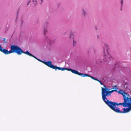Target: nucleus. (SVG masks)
I'll return each instance as SVG.
<instances>
[{
    "label": "nucleus",
    "instance_id": "f257e3e1",
    "mask_svg": "<svg viewBox=\"0 0 131 131\" xmlns=\"http://www.w3.org/2000/svg\"><path fill=\"white\" fill-rule=\"evenodd\" d=\"M10 49L11 50L8 51L5 49H4L2 52L5 54H8L12 53H15L18 55H20L22 53H24L29 56L33 57V55L30 53L28 51L25 52L19 47L17 46L11 45Z\"/></svg>",
    "mask_w": 131,
    "mask_h": 131
},
{
    "label": "nucleus",
    "instance_id": "f03ea898",
    "mask_svg": "<svg viewBox=\"0 0 131 131\" xmlns=\"http://www.w3.org/2000/svg\"><path fill=\"white\" fill-rule=\"evenodd\" d=\"M108 45L106 43L104 44L103 47V59L101 62L106 64H112L111 62L113 61L112 58L109 54L107 50Z\"/></svg>",
    "mask_w": 131,
    "mask_h": 131
},
{
    "label": "nucleus",
    "instance_id": "7ed1b4c3",
    "mask_svg": "<svg viewBox=\"0 0 131 131\" xmlns=\"http://www.w3.org/2000/svg\"><path fill=\"white\" fill-rule=\"evenodd\" d=\"M108 106L112 110L115 112L117 113L118 109V108L117 107L115 109V102L110 101L108 100H107L106 102H105Z\"/></svg>",
    "mask_w": 131,
    "mask_h": 131
},
{
    "label": "nucleus",
    "instance_id": "20e7f679",
    "mask_svg": "<svg viewBox=\"0 0 131 131\" xmlns=\"http://www.w3.org/2000/svg\"><path fill=\"white\" fill-rule=\"evenodd\" d=\"M102 99L104 102H106L107 100H108L106 96H110V94L105 87L103 88L102 87Z\"/></svg>",
    "mask_w": 131,
    "mask_h": 131
},
{
    "label": "nucleus",
    "instance_id": "39448f33",
    "mask_svg": "<svg viewBox=\"0 0 131 131\" xmlns=\"http://www.w3.org/2000/svg\"><path fill=\"white\" fill-rule=\"evenodd\" d=\"M49 67L52 69H55V70L56 71L57 69L61 70V71H64L66 70L68 71V68H61L59 67L55 66L54 65L52 64V62L51 61V63L49 65Z\"/></svg>",
    "mask_w": 131,
    "mask_h": 131
},
{
    "label": "nucleus",
    "instance_id": "423d86ee",
    "mask_svg": "<svg viewBox=\"0 0 131 131\" xmlns=\"http://www.w3.org/2000/svg\"><path fill=\"white\" fill-rule=\"evenodd\" d=\"M129 105L127 104V106L126 107H128V108H124L123 109V111H121L119 110V108H118V110L117 112V113H126L129 112L131 110V108Z\"/></svg>",
    "mask_w": 131,
    "mask_h": 131
},
{
    "label": "nucleus",
    "instance_id": "0eeeda50",
    "mask_svg": "<svg viewBox=\"0 0 131 131\" xmlns=\"http://www.w3.org/2000/svg\"><path fill=\"white\" fill-rule=\"evenodd\" d=\"M68 71H71L72 73L75 74H78L82 77H83L84 73H79L76 70H75L72 69L70 68H68Z\"/></svg>",
    "mask_w": 131,
    "mask_h": 131
},
{
    "label": "nucleus",
    "instance_id": "6e6552de",
    "mask_svg": "<svg viewBox=\"0 0 131 131\" xmlns=\"http://www.w3.org/2000/svg\"><path fill=\"white\" fill-rule=\"evenodd\" d=\"M115 88H113L112 89H115L114 90H112L111 91H110V89H109L105 85H104V87H105L106 88V90L108 91V93L109 94H110V96H111V94L112 93L114 92H118V91L117 89H118L117 88V86L116 85H115L114 86Z\"/></svg>",
    "mask_w": 131,
    "mask_h": 131
},
{
    "label": "nucleus",
    "instance_id": "1a4fd4ad",
    "mask_svg": "<svg viewBox=\"0 0 131 131\" xmlns=\"http://www.w3.org/2000/svg\"><path fill=\"white\" fill-rule=\"evenodd\" d=\"M44 41L45 42L47 43L49 45H50L53 42V41L51 40L50 38L47 36H45Z\"/></svg>",
    "mask_w": 131,
    "mask_h": 131
},
{
    "label": "nucleus",
    "instance_id": "9d476101",
    "mask_svg": "<svg viewBox=\"0 0 131 131\" xmlns=\"http://www.w3.org/2000/svg\"><path fill=\"white\" fill-rule=\"evenodd\" d=\"M124 102L122 103H118L119 105H121L123 106L124 107H126L128 104V99L125 98V97L123 98Z\"/></svg>",
    "mask_w": 131,
    "mask_h": 131
},
{
    "label": "nucleus",
    "instance_id": "9b49d317",
    "mask_svg": "<svg viewBox=\"0 0 131 131\" xmlns=\"http://www.w3.org/2000/svg\"><path fill=\"white\" fill-rule=\"evenodd\" d=\"M117 92L119 93L122 94L123 96V98L125 97V98L128 99L129 97L126 95L127 94V93L125 92L124 91L122 90H120Z\"/></svg>",
    "mask_w": 131,
    "mask_h": 131
},
{
    "label": "nucleus",
    "instance_id": "f8f14e48",
    "mask_svg": "<svg viewBox=\"0 0 131 131\" xmlns=\"http://www.w3.org/2000/svg\"><path fill=\"white\" fill-rule=\"evenodd\" d=\"M37 60L40 62H42L48 67H49V65L51 63V61H47L46 60H44L43 61H42L38 58L37 59Z\"/></svg>",
    "mask_w": 131,
    "mask_h": 131
},
{
    "label": "nucleus",
    "instance_id": "ddd939ff",
    "mask_svg": "<svg viewBox=\"0 0 131 131\" xmlns=\"http://www.w3.org/2000/svg\"><path fill=\"white\" fill-rule=\"evenodd\" d=\"M82 15L83 17H85L87 14L86 10L84 8H82Z\"/></svg>",
    "mask_w": 131,
    "mask_h": 131
},
{
    "label": "nucleus",
    "instance_id": "4468645a",
    "mask_svg": "<svg viewBox=\"0 0 131 131\" xmlns=\"http://www.w3.org/2000/svg\"><path fill=\"white\" fill-rule=\"evenodd\" d=\"M90 77L91 79H92L93 80H95L96 81L97 79L96 78H95L92 76L87 74H84V76L83 77Z\"/></svg>",
    "mask_w": 131,
    "mask_h": 131
},
{
    "label": "nucleus",
    "instance_id": "2eb2a0df",
    "mask_svg": "<svg viewBox=\"0 0 131 131\" xmlns=\"http://www.w3.org/2000/svg\"><path fill=\"white\" fill-rule=\"evenodd\" d=\"M128 104L129 105L131 108V98L129 97L128 99Z\"/></svg>",
    "mask_w": 131,
    "mask_h": 131
},
{
    "label": "nucleus",
    "instance_id": "dca6fc26",
    "mask_svg": "<svg viewBox=\"0 0 131 131\" xmlns=\"http://www.w3.org/2000/svg\"><path fill=\"white\" fill-rule=\"evenodd\" d=\"M48 30L47 29V27H45L43 28V34H44L45 35L46 33L48 32Z\"/></svg>",
    "mask_w": 131,
    "mask_h": 131
},
{
    "label": "nucleus",
    "instance_id": "f3484780",
    "mask_svg": "<svg viewBox=\"0 0 131 131\" xmlns=\"http://www.w3.org/2000/svg\"><path fill=\"white\" fill-rule=\"evenodd\" d=\"M38 0H33V5L36 6L37 5Z\"/></svg>",
    "mask_w": 131,
    "mask_h": 131
},
{
    "label": "nucleus",
    "instance_id": "a211bd4d",
    "mask_svg": "<svg viewBox=\"0 0 131 131\" xmlns=\"http://www.w3.org/2000/svg\"><path fill=\"white\" fill-rule=\"evenodd\" d=\"M73 35L72 34H70V36H69V38L71 39H73Z\"/></svg>",
    "mask_w": 131,
    "mask_h": 131
},
{
    "label": "nucleus",
    "instance_id": "6ab92c4d",
    "mask_svg": "<svg viewBox=\"0 0 131 131\" xmlns=\"http://www.w3.org/2000/svg\"><path fill=\"white\" fill-rule=\"evenodd\" d=\"M120 62H117L115 63V67H118L119 65Z\"/></svg>",
    "mask_w": 131,
    "mask_h": 131
},
{
    "label": "nucleus",
    "instance_id": "aec40b11",
    "mask_svg": "<svg viewBox=\"0 0 131 131\" xmlns=\"http://www.w3.org/2000/svg\"><path fill=\"white\" fill-rule=\"evenodd\" d=\"M96 81L99 82L101 85H104L102 83L101 80L97 79Z\"/></svg>",
    "mask_w": 131,
    "mask_h": 131
},
{
    "label": "nucleus",
    "instance_id": "412c9836",
    "mask_svg": "<svg viewBox=\"0 0 131 131\" xmlns=\"http://www.w3.org/2000/svg\"><path fill=\"white\" fill-rule=\"evenodd\" d=\"M115 109H116V108L117 107H116V105L117 106H118L119 105V104L115 102Z\"/></svg>",
    "mask_w": 131,
    "mask_h": 131
},
{
    "label": "nucleus",
    "instance_id": "4be33fe9",
    "mask_svg": "<svg viewBox=\"0 0 131 131\" xmlns=\"http://www.w3.org/2000/svg\"><path fill=\"white\" fill-rule=\"evenodd\" d=\"M121 6L122 7L123 4V0H121Z\"/></svg>",
    "mask_w": 131,
    "mask_h": 131
},
{
    "label": "nucleus",
    "instance_id": "5701e85b",
    "mask_svg": "<svg viewBox=\"0 0 131 131\" xmlns=\"http://www.w3.org/2000/svg\"><path fill=\"white\" fill-rule=\"evenodd\" d=\"M3 49L1 46H0V51L2 52Z\"/></svg>",
    "mask_w": 131,
    "mask_h": 131
},
{
    "label": "nucleus",
    "instance_id": "b1692460",
    "mask_svg": "<svg viewBox=\"0 0 131 131\" xmlns=\"http://www.w3.org/2000/svg\"><path fill=\"white\" fill-rule=\"evenodd\" d=\"M75 44H76V42L74 41V40H73V46H74V45Z\"/></svg>",
    "mask_w": 131,
    "mask_h": 131
},
{
    "label": "nucleus",
    "instance_id": "393cba45",
    "mask_svg": "<svg viewBox=\"0 0 131 131\" xmlns=\"http://www.w3.org/2000/svg\"><path fill=\"white\" fill-rule=\"evenodd\" d=\"M6 39L5 38H3V41L5 43H6Z\"/></svg>",
    "mask_w": 131,
    "mask_h": 131
},
{
    "label": "nucleus",
    "instance_id": "a878e982",
    "mask_svg": "<svg viewBox=\"0 0 131 131\" xmlns=\"http://www.w3.org/2000/svg\"><path fill=\"white\" fill-rule=\"evenodd\" d=\"M96 50H95V49H94V53L95 54H96Z\"/></svg>",
    "mask_w": 131,
    "mask_h": 131
},
{
    "label": "nucleus",
    "instance_id": "bb28decb",
    "mask_svg": "<svg viewBox=\"0 0 131 131\" xmlns=\"http://www.w3.org/2000/svg\"><path fill=\"white\" fill-rule=\"evenodd\" d=\"M33 58H35L37 60V59H38L37 58H36L35 56H34L33 55Z\"/></svg>",
    "mask_w": 131,
    "mask_h": 131
},
{
    "label": "nucleus",
    "instance_id": "cd10ccee",
    "mask_svg": "<svg viewBox=\"0 0 131 131\" xmlns=\"http://www.w3.org/2000/svg\"><path fill=\"white\" fill-rule=\"evenodd\" d=\"M41 4L42 2H43V0H41Z\"/></svg>",
    "mask_w": 131,
    "mask_h": 131
},
{
    "label": "nucleus",
    "instance_id": "c85d7f7f",
    "mask_svg": "<svg viewBox=\"0 0 131 131\" xmlns=\"http://www.w3.org/2000/svg\"><path fill=\"white\" fill-rule=\"evenodd\" d=\"M95 29H96V30H98V29H97V28L96 27H95Z\"/></svg>",
    "mask_w": 131,
    "mask_h": 131
},
{
    "label": "nucleus",
    "instance_id": "c756f323",
    "mask_svg": "<svg viewBox=\"0 0 131 131\" xmlns=\"http://www.w3.org/2000/svg\"><path fill=\"white\" fill-rule=\"evenodd\" d=\"M126 95H127V96H129V94H127H127Z\"/></svg>",
    "mask_w": 131,
    "mask_h": 131
},
{
    "label": "nucleus",
    "instance_id": "7c9ffc66",
    "mask_svg": "<svg viewBox=\"0 0 131 131\" xmlns=\"http://www.w3.org/2000/svg\"><path fill=\"white\" fill-rule=\"evenodd\" d=\"M97 37L98 38H99V35H97Z\"/></svg>",
    "mask_w": 131,
    "mask_h": 131
},
{
    "label": "nucleus",
    "instance_id": "2f4dec72",
    "mask_svg": "<svg viewBox=\"0 0 131 131\" xmlns=\"http://www.w3.org/2000/svg\"><path fill=\"white\" fill-rule=\"evenodd\" d=\"M30 2V1H29L28 3V4H29V3Z\"/></svg>",
    "mask_w": 131,
    "mask_h": 131
}]
</instances>
